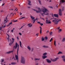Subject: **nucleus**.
Segmentation results:
<instances>
[{
	"label": "nucleus",
	"mask_w": 65,
	"mask_h": 65,
	"mask_svg": "<svg viewBox=\"0 0 65 65\" xmlns=\"http://www.w3.org/2000/svg\"><path fill=\"white\" fill-rule=\"evenodd\" d=\"M59 58V57H57L55 59H54L51 58L50 59V60H51V61H52V62H55L56 61H57V60H58Z\"/></svg>",
	"instance_id": "nucleus-6"
},
{
	"label": "nucleus",
	"mask_w": 65,
	"mask_h": 65,
	"mask_svg": "<svg viewBox=\"0 0 65 65\" xmlns=\"http://www.w3.org/2000/svg\"><path fill=\"white\" fill-rule=\"evenodd\" d=\"M18 21V20H16V21H14V20H13V22H17Z\"/></svg>",
	"instance_id": "nucleus-45"
},
{
	"label": "nucleus",
	"mask_w": 65,
	"mask_h": 65,
	"mask_svg": "<svg viewBox=\"0 0 65 65\" xmlns=\"http://www.w3.org/2000/svg\"><path fill=\"white\" fill-rule=\"evenodd\" d=\"M25 17H22L21 18H19V19H24V18H25Z\"/></svg>",
	"instance_id": "nucleus-47"
},
{
	"label": "nucleus",
	"mask_w": 65,
	"mask_h": 65,
	"mask_svg": "<svg viewBox=\"0 0 65 65\" xmlns=\"http://www.w3.org/2000/svg\"><path fill=\"white\" fill-rule=\"evenodd\" d=\"M54 15L55 17H56V18H58L59 17V15L58 14H54Z\"/></svg>",
	"instance_id": "nucleus-12"
},
{
	"label": "nucleus",
	"mask_w": 65,
	"mask_h": 65,
	"mask_svg": "<svg viewBox=\"0 0 65 65\" xmlns=\"http://www.w3.org/2000/svg\"><path fill=\"white\" fill-rule=\"evenodd\" d=\"M6 20L5 19V20H4L5 22V21H6V20H7V17L6 18Z\"/></svg>",
	"instance_id": "nucleus-37"
},
{
	"label": "nucleus",
	"mask_w": 65,
	"mask_h": 65,
	"mask_svg": "<svg viewBox=\"0 0 65 65\" xmlns=\"http://www.w3.org/2000/svg\"><path fill=\"white\" fill-rule=\"evenodd\" d=\"M13 50H12L7 52L6 53V54H10V53H13Z\"/></svg>",
	"instance_id": "nucleus-8"
},
{
	"label": "nucleus",
	"mask_w": 65,
	"mask_h": 65,
	"mask_svg": "<svg viewBox=\"0 0 65 65\" xmlns=\"http://www.w3.org/2000/svg\"><path fill=\"white\" fill-rule=\"evenodd\" d=\"M17 55H15V58L16 60H17V62H19V56H18V52H19V45L17 43V42L15 43V46H14L13 47V48L14 49H17Z\"/></svg>",
	"instance_id": "nucleus-1"
},
{
	"label": "nucleus",
	"mask_w": 65,
	"mask_h": 65,
	"mask_svg": "<svg viewBox=\"0 0 65 65\" xmlns=\"http://www.w3.org/2000/svg\"><path fill=\"white\" fill-rule=\"evenodd\" d=\"M48 32H49V31L47 30V31H46V33H48Z\"/></svg>",
	"instance_id": "nucleus-54"
},
{
	"label": "nucleus",
	"mask_w": 65,
	"mask_h": 65,
	"mask_svg": "<svg viewBox=\"0 0 65 65\" xmlns=\"http://www.w3.org/2000/svg\"><path fill=\"white\" fill-rule=\"evenodd\" d=\"M61 58H62L63 59H65V56L64 55L62 56H61Z\"/></svg>",
	"instance_id": "nucleus-23"
},
{
	"label": "nucleus",
	"mask_w": 65,
	"mask_h": 65,
	"mask_svg": "<svg viewBox=\"0 0 65 65\" xmlns=\"http://www.w3.org/2000/svg\"><path fill=\"white\" fill-rule=\"evenodd\" d=\"M38 1L39 3L40 4H41V1H40V0H39Z\"/></svg>",
	"instance_id": "nucleus-41"
},
{
	"label": "nucleus",
	"mask_w": 65,
	"mask_h": 65,
	"mask_svg": "<svg viewBox=\"0 0 65 65\" xmlns=\"http://www.w3.org/2000/svg\"><path fill=\"white\" fill-rule=\"evenodd\" d=\"M46 24H51V22L50 21H48V20H46Z\"/></svg>",
	"instance_id": "nucleus-9"
},
{
	"label": "nucleus",
	"mask_w": 65,
	"mask_h": 65,
	"mask_svg": "<svg viewBox=\"0 0 65 65\" xmlns=\"http://www.w3.org/2000/svg\"><path fill=\"white\" fill-rule=\"evenodd\" d=\"M28 7L29 8H30V7Z\"/></svg>",
	"instance_id": "nucleus-64"
},
{
	"label": "nucleus",
	"mask_w": 65,
	"mask_h": 65,
	"mask_svg": "<svg viewBox=\"0 0 65 65\" xmlns=\"http://www.w3.org/2000/svg\"><path fill=\"white\" fill-rule=\"evenodd\" d=\"M30 17L32 20H33L35 19V17H33L31 15H30Z\"/></svg>",
	"instance_id": "nucleus-16"
},
{
	"label": "nucleus",
	"mask_w": 65,
	"mask_h": 65,
	"mask_svg": "<svg viewBox=\"0 0 65 65\" xmlns=\"http://www.w3.org/2000/svg\"><path fill=\"white\" fill-rule=\"evenodd\" d=\"M14 59V57H13L12 58V59Z\"/></svg>",
	"instance_id": "nucleus-62"
},
{
	"label": "nucleus",
	"mask_w": 65,
	"mask_h": 65,
	"mask_svg": "<svg viewBox=\"0 0 65 65\" xmlns=\"http://www.w3.org/2000/svg\"><path fill=\"white\" fill-rule=\"evenodd\" d=\"M52 34H53V32H50V35H52Z\"/></svg>",
	"instance_id": "nucleus-35"
},
{
	"label": "nucleus",
	"mask_w": 65,
	"mask_h": 65,
	"mask_svg": "<svg viewBox=\"0 0 65 65\" xmlns=\"http://www.w3.org/2000/svg\"><path fill=\"white\" fill-rule=\"evenodd\" d=\"M16 64H17V63L15 62H12L11 63V64H12V65H15Z\"/></svg>",
	"instance_id": "nucleus-18"
},
{
	"label": "nucleus",
	"mask_w": 65,
	"mask_h": 65,
	"mask_svg": "<svg viewBox=\"0 0 65 65\" xmlns=\"http://www.w3.org/2000/svg\"><path fill=\"white\" fill-rule=\"evenodd\" d=\"M17 38L18 40H19V37H17Z\"/></svg>",
	"instance_id": "nucleus-50"
},
{
	"label": "nucleus",
	"mask_w": 65,
	"mask_h": 65,
	"mask_svg": "<svg viewBox=\"0 0 65 65\" xmlns=\"http://www.w3.org/2000/svg\"><path fill=\"white\" fill-rule=\"evenodd\" d=\"M46 60L47 62V63H51V60L48 59H46Z\"/></svg>",
	"instance_id": "nucleus-10"
},
{
	"label": "nucleus",
	"mask_w": 65,
	"mask_h": 65,
	"mask_svg": "<svg viewBox=\"0 0 65 65\" xmlns=\"http://www.w3.org/2000/svg\"><path fill=\"white\" fill-rule=\"evenodd\" d=\"M54 45H55V46H56V40L54 41Z\"/></svg>",
	"instance_id": "nucleus-36"
},
{
	"label": "nucleus",
	"mask_w": 65,
	"mask_h": 65,
	"mask_svg": "<svg viewBox=\"0 0 65 65\" xmlns=\"http://www.w3.org/2000/svg\"><path fill=\"white\" fill-rule=\"evenodd\" d=\"M28 2H29V3H28V5H31V4H30L31 3V1H28Z\"/></svg>",
	"instance_id": "nucleus-22"
},
{
	"label": "nucleus",
	"mask_w": 65,
	"mask_h": 65,
	"mask_svg": "<svg viewBox=\"0 0 65 65\" xmlns=\"http://www.w3.org/2000/svg\"><path fill=\"white\" fill-rule=\"evenodd\" d=\"M38 9L39 10H40V11H41V9H40V8H38Z\"/></svg>",
	"instance_id": "nucleus-40"
},
{
	"label": "nucleus",
	"mask_w": 65,
	"mask_h": 65,
	"mask_svg": "<svg viewBox=\"0 0 65 65\" xmlns=\"http://www.w3.org/2000/svg\"><path fill=\"white\" fill-rule=\"evenodd\" d=\"M8 38L7 40L8 41V42H9V35H8Z\"/></svg>",
	"instance_id": "nucleus-31"
},
{
	"label": "nucleus",
	"mask_w": 65,
	"mask_h": 65,
	"mask_svg": "<svg viewBox=\"0 0 65 65\" xmlns=\"http://www.w3.org/2000/svg\"><path fill=\"white\" fill-rule=\"evenodd\" d=\"M57 20H53L52 21V22H54L55 25H57V24H58V22H59V21H61V20L60 19L58 20V19H57Z\"/></svg>",
	"instance_id": "nucleus-4"
},
{
	"label": "nucleus",
	"mask_w": 65,
	"mask_h": 65,
	"mask_svg": "<svg viewBox=\"0 0 65 65\" xmlns=\"http://www.w3.org/2000/svg\"><path fill=\"white\" fill-rule=\"evenodd\" d=\"M40 25H41V26L43 25V23H40Z\"/></svg>",
	"instance_id": "nucleus-48"
},
{
	"label": "nucleus",
	"mask_w": 65,
	"mask_h": 65,
	"mask_svg": "<svg viewBox=\"0 0 65 65\" xmlns=\"http://www.w3.org/2000/svg\"><path fill=\"white\" fill-rule=\"evenodd\" d=\"M62 11H64V7H62Z\"/></svg>",
	"instance_id": "nucleus-46"
},
{
	"label": "nucleus",
	"mask_w": 65,
	"mask_h": 65,
	"mask_svg": "<svg viewBox=\"0 0 65 65\" xmlns=\"http://www.w3.org/2000/svg\"><path fill=\"white\" fill-rule=\"evenodd\" d=\"M62 54V52L61 51H59L58 52V53H57L58 55L59 54Z\"/></svg>",
	"instance_id": "nucleus-26"
},
{
	"label": "nucleus",
	"mask_w": 65,
	"mask_h": 65,
	"mask_svg": "<svg viewBox=\"0 0 65 65\" xmlns=\"http://www.w3.org/2000/svg\"><path fill=\"white\" fill-rule=\"evenodd\" d=\"M35 65H38V63H36L35 64Z\"/></svg>",
	"instance_id": "nucleus-55"
},
{
	"label": "nucleus",
	"mask_w": 65,
	"mask_h": 65,
	"mask_svg": "<svg viewBox=\"0 0 65 65\" xmlns=\"http://www.w3.org/2000/svg\"><path fill=\"white\" fill-rule=\"evenodd\" d=\"M38 33H37L36 34V36H38Z\"/></svg>",
	"instance_id": "nucleus-53"
},
{
	"label": "nucleus",
	"mask_w": 65,
	"mask_h": 65,
	"mask_svg": "<svg viewBox=\"0 0 65 65\" xmlns=\"http://www.w3.org/2000/svg\"><path fill=\"white\" fill-rule=\"evenodd\" d=\"M40 60V58H35V61L36 60Z\"/></svg>",
	"instance_id": "nucleus-27"
},
{
	"label": "nucleus",
	"mask_w": 65,
	"mask_h": 65,
	"mask_svg": "<svg viewBox=\"0 0 65 65\" xmlns=\"http://www.w3.org/2000/svg\"><path fill=\"white\" fill-rule=\"evenodd\" d=\"M20 15H22V13H21V12H20Z\"/></svg>",
	"instance_id": "nucleus-61"
},
{
	"label": "nucleus",
	"mask_w": 65,
	"mask_h": 65,
	"mask_svg": "<svg viewBox=\"0 0 65 65\" xmlns=\"http://www.w3.org/2000/svg\"><path fill=\"white\" fill-rule=\"evenodd\" d=\"M4 59H2L1 62L2 63V62H4Z\"/></svg>",
	"instance_id": "nucleus-34"
},
{
	"label": "nucleus",
	"mask_w": 65,
	"mask_h": 65,
	"mask_svg": "<svg viewBox=\"0 0 65 65\" xmlns=\"http://www.w3.org/2000/svg\"><path fill=\"white\" fill-rule=\"evenodd\" d=\"M43 47L44 48H48V46H47L45 45L43 46Z\"/></svg>",
	"instance_id": "nucleus-21"
},
{
	"label": "nucleus",
	"mask_w": 65,
	"mask_h": 65,
	"mask_svg": "<svg viewBox=\"0 0 65 65\" xmlns=\"http://www.w3.org/2000/svg\"><path fill=\"white\" fill-rule=\"evenodd\" d=\"M45 40H47V37L46 36L45 37Z\"/></svg>",
	"instance_id": "nucleus-39"
},
{
	"label": "nucleus",
	"mask_w": 65,
	"mask_h": 65,
	"mask_svg": "<svg viewBox=\"0 0 65 65\" xmlns=\"http://www.w3.org/2000/svg\"><path fill=\"white\" fill-rule=\"evenodd\" d=\"M59 15L60 16H61L62 15V10L60 9H59Z\"/></svg>",
	"instance_id": "nucleus-7"
},
{
	"label": "nucleus",
	"mask_w": 65,
	"mask_h": 65,
	"mask_svg": "<svg viewBox=\"0 0 65 65\" xmlns=\"http://www.w3.org/2000/svg\"><path fill=\"white\" fill-rule=\"evenodd\" d=\"M40 34H41L42 33V28L41 27H40Z\"/></svg>",
	"instance_id": "nucleus-17"
},
{
	"label": "nucleus",
	"mask_w": 65,
	"mask_h": 65,
	"mask_svg": "<svg viewBox=\"0 0 65 65\" xmlns=\"http://www.w3.org/2000/svg\"><path fill=\"white\" fill-rule=\"evenodd\" d=\"M62 61L63 62H65V58H63V59H62Z\"/></svg>",
	"instance_id": "nucleus-38"
},
{
	"label": "nucleus",
	"mask_w": 65,
	"mask_h": 65,
	"mask_svg": "<svg viewBox=\"0 0 65 65\" xmlns=\"http://www.w3.org/2000/svg\"><path fill=\"white\" fill-rule=\"evenodd\" d=\"M44 40V38H43V37H42V41H43V40Z\"/></svg>",
	"instance_id": "nucleus-33"
},
{
	"label": "nucleus",
	"mask_w": 65,
	"mask_h": 65,
	"mask_svg": "<svg viewBox=\"0 0 65 65\" xmlns=\"http://www.w3.org/2000/svg\"><path fill=\"white\" fill-rule=\"evenodd\" d=\"M2 29V28L1 27H0V30H1V29Z\"/></svg>",
	"instance_id": "nucleus-56"
},
{
	"label": "nucleus",
	"mask_w": 65,
	"mask_h": 65,
	"mask_svg": "<svg viewBox=\"0 0 65 65\" xmlns=\"http://www.w3.org/2000/svg\"><path fill=\"white\" fill-rule=\"evenodd\" d=\"M8 21V20H7L6 21V23H7V22Z\"/></svg>",
	"instance_id": "nucleus-63"
},
{
	"label": "nucleus",
	"mask_w": 65,
	"mask_h": 65,
	"mask_svg": "<svg viewBox=\"0 0 65 65\" xmlns=\"http://www.w3.org/2000/svg\"><path fill=\"white\" fill-rule=\"evenodd\" d=\"M43 8L44 9H42V10L43 12L44 13V14L45 15H49V13L48 12H48V10L44 7H43Z\"/></svg>",
	"instance_id": "nucleus-2"
},
{
	"label": "nucleus",
	"mask_w": 65,
	"mask_h": 65,
	"mask_svg": "<svg viewBox=\"0 0 65 65\" xmlns=\"http://www.w3.org/2000/svg\"><path fill=\"white\" fill-rule=\"evenodd\" d=\"M38 19L37 18H36V19H34V20H35V21H36V20H38Z\"/></svg>",
	"instance_id": "nucleus-43"
},
{
	"label": "nucleus",
	"mask_w": 65,
	"mask_h": 65,
	"mask_svg": "<svg viewBox=\"0 0 65 65\" xmlns=\"http://www.w3.org/2000/svg\"><path fill=\"white\" fill-rule=\"evenodd\" d=\"M61 31H62V29H60L59 30H58V32H61Z\"/></svg>",
	"instance_id": "nucleus-32"
},
{
	"label": "nucleus",
	"mask_w": 65,
	"mask_h": 65,
	"mask_svg": "<svg viewBox=\"0 0 65 65\" xmlns=\"http://www.w3.org/2000/svg\"><path fill=\"white\" fill-rule=\"evenodd\" d=\"M27 48L29 50V51H31V48L29 46H27Z\"/></svg>",
	"instance_id": "nucleus-20"
},
{
	"label": "nucleus",
	"mask_w": 65,
	"mask_h": 65,
	"mask_svg": "<svg viewBox=\"0 0 65 65\" xmlns=\"http://www.w3.org/2000/svg\"><path fill=\"white\" fill-rule=\"evenodd\" d=\"M65 2V1L64 0H61V1H60V3H64Z\"/></svg>",
	"instance_id": "nucleus-11"
},
{
	"label": "nucleus",
	"mask_w": 65,
	"mask_h": 65,
	"mask_svg": "<svg viewBox=\"0 0 65 65\" xmlns=\"http://www.w3.org/2000/svg\"><path fill=\"white\" fill-rule=\"evenodd\" d=\"M52 15L53 18H54V15H53V13H52Z\"/></svg>",
	"instance_id": "nucleus-58"
},
{
	"label": "nucleus",
	"mask_w": 65,
	"mask_h": 65,
	"mask_svg": "<svg viewBox=\"0 0 65 65\" xmlns=\"http://www.w3.org/2000/svg\"><path fill=\"white\" fill-rule=\"evenodd\" d=\"M38 24H40V23L39 22H38Z\"/></svg>",
	"instance_id": "nucleus-59"
},
{
	"label": "nucleus",
	"mask_w": 65,
	"mask_h": 65,
	"mask_svg": "<svg viewBox=\"0 0 65 65\" xmlns=\"http://www.w3.org/2000/svg\"><path fill=\"white\" fill-rule=\"evenodd\" d=\"M33 50H34V49L33 48H32L31 50V52L33 51Z\"/></svg>",
	"instance_id": "nucleus-52"
},
{
	"label": "nucleus",
	"mask_w": 65,
	"mask_h": 65,
	"mask_svg": "<svg viewBox=\"0 0 65 65\" xmlns=\"http://www.w3.org/2000/svg\"><path fill=\"white\" fill-rule=\"evenodd\" d=\"M53 39L52 38H51L50 40V42H51L53 40Z\"/></svg>",
	"instance_id": "nucleus-30"
},
{
	"label": "nucleus",
	"mask_w": 65,
	"mask_h": 65,
	"mask_svg": "<svg viewBox=\"0 0 65 65\" xmlns=\"http://www.w3.org/2000/svg\"><path fill=\"white\" fill-rule=\"evenodd\" d=\"M19 35H22V34H21V33L20 32L19 33Z\"/></svg>",
	"instance_id": "nucleus-49"
},
{
	"label": "nucleus",
	"mask_w": 65,
	"mask_h": 65,
	"mask_svg": "<svg viewBox=\"0 0 65 65\" xmlns=\"http://www.w3.org/2000/svg\"><path fill=\"white\" fill-rule=\"evenodd\" d=\"M24 26H25V25H23L21 27L20 29H21V28H23V27H24Z\"/></svg>",
	"instance_id": "nucleus-44"
},
{
	"label": "nucleus",
	"mask_w": 65,
	"mask_h": 65,
	"mask_svg": "<svg viewBox=\"0 0 65 65\" xmlns=\"http://www.w3.org/2000/svg\"><path fill=\"white\" fill-rule=\"evenodd\" d=\"M31 25V23H29L28 24L27 26H29L28 27H31V25Z\"/></svg>",
	"instance_id": "nucleus-24"
},
{
	"label": "nucleus",
	"mask_w": 65,
	"mask_h": 65,
	"mask_svg": "<svg viewBox=\"0 0 65 65\" xmlns=\"http://www.w3.org/2000/svg\"><path fill=\"white\" fill-rule=\"evenodd\" d=\"M4 4H5V3L3 4L2 5V6H3V5H4Z\"/></svg>",
	"instance_id": "nucleus-57"
},
{
	"label": "nucleus",
	"mask_w": 65,
	"mask_h": 65,
	"mask_svg": "<svg viewBox=\"0 0 65 65\" xmlns=\"http://www.w3.org/2000/svg\"><path fill=\"white\" fill-rule=\"evenodd\" d=\"M21 62L23 64H25V59L24 57H21Z\"/></svg>",
	"instance_id": "nucleus-3"
},
{
	"label": "nucleus",
	"mask_w": 65,
	"mask_h": 65,
	"mask_svg": "<svg viewBox=\"0 0 65 65\" xmlns=\"http://www.w3.org/2000/svg\"><path fill=\"white\" fill-rule=\"evenodd\" d=\"M33 24H34L35 23V20H33Z\"/></svg>",
	"instance_id": "nucleus-42"
},
{
	"label": "nucleus",
	"mask_w": 65,
	"mask_h": 65,
	"mask_svg": "<svg viewBox=\"0 0 65 65\" xmlns=\"http://www.w3.org/2000/svg\"><path fill=\"white\" fill-rule=\"evenodd\" d=\"M40 14H41V15H42V17H44V13H42L40 12Z\"/></svg>",
	"instance_id": "nucleus-15"
},
{
	"label": "nucleus",
	"mask_w": 65,
	"mask_h": 65,
	"mask_svg": "<svg viewBox=\"0 0 65 65\" xmlns=\"http://www.w3.org/2000/svg\"><path fill=\"white\" fill-rule=\"evenodd\" d=\"M33 10L34 11H36L37 13H39V12H40V11L38 10L37 11V10L35 9H34Z\"/></svg>",
	"instance_id": "nucleus-14"
},
{
	"label": "nucleus",
	"mask_w": 65,
	"mask_h": 65,
	"mask_svg": "<svg viewBox=\"0 0 65 65\" xmlns=\"http://www.w3.org/2000/svg\"><path fill=\"white\" fill-rule=\"evenodd\" d=\"M60 27H57V29H58V30L59 29H60Z\"/></svg>",
	"instance_id": "nucleus-51"
},
{
	"label": "nucleus",
	"mask_w": 65,
	"mask_h": 65,
	"mask_svg": "<svg viewBox=\"0 0 65 65\" xmlns=\"http://www.w3.org/2000/svg\"><path fill=\"white\" fill-rule=\"evenodd\" d=\"M62 42H64V41H65V38H63L62 40Z\"/></svg>",
	"instance_id": "nucleus-25"
},
{
	"label": "nucleus",
	"mask_w": 65,
	"mask_h": 65,
	"mask_svg": "<svg viewBox=\"0 0 65 65\" xmlns=\"http://www.w3.org/2000/svg\"><path fill=\"white\" fill-rule=\"evenodd\" d=\"M11 24H12V22L10 23H9V24H8V25H7V26H9L10 25H11Z\"/></svg>",
	"instance_id": "nucleus-29"
},
{
	"label": "nucleus",
	"mask_w": 65,
	"mask_h": 65,
	"mask_svg": "<svg viewBox=\"0 0 65 65\" xmlns=\"http://www.w3.org/2000/svg\"><path fill=\"white\" fill-rule=\"evenodd\" d=\"M20 47H21L22 48H23V47L22 46V43H21V42L20 41Z\"/></svg>",
	"instance_id": "nucleus-19"
},
{
	"label": "nucleus",
	"mask_w": 65,
	"mask_h": 65,
	"mask_svg": "<svg viewBox=\"0 0 65 65\" xmlns=\"http://www.w3.org/2000/svg\"><path fill=\"white\" fill-rule=\"evenodd\" d=\"M13 30H12L11 31V32H13Z\"/></svg>",
	"instance_id": "nucleus-60"
},
{
	"label": "nucleus",
	"mask_w": 65,
	"mask_h": 65,
	"mask_svg": "<svg viewBox=\"0 0 65 65\" xmlns=\"http://www.w3.org/2000/svg\"><path fill=\"white\" fill-rule=\"evenodd\" d=\"M42 59H45L46 58H47V56H42Z\"/></svg>",
	"instance_id": "nucleus-13"
},
{
	"label": "nucleus",
	"mask_w": 65,
	"mask_h": 65,
	"mask_svg": "<svg viewBox=\"0 0 65 65\" xmlns=\"http://www.w3.org/2000/svg\"><path fill=\"white\" fill-rule=\"evenodd\" d=\"M47 55V53L45 52L43 54V55L45 56V55Z\"/></svg>",
	"instance_id": "nucleus-28"
},
{
	"label": "nucleus",
	"mask_w": 65,
	"mask_h": 65,
	"mask_svg": "<svg viewBox=\"0 0 65 65\" xmlns=\"http://www.w3.org/2000/svg\"><path fill=\"white\" fill-rule=\"evenodd\" d=\"M12 41L11 40V39H10V43H9V45H11V44L14 42V39L13 38H12Z\"/></svg>",
	"instance_id": "nucleus-5"
}]
</instances>
